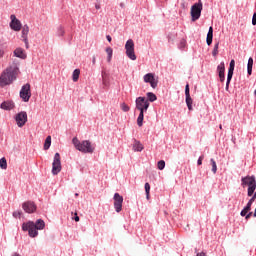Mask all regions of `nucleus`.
Wrapping results in <instances>:
<instances>
[{
    "label": "nucleus",
    "mask_w": 256,
    "mask_h": 256,
    "mask_svg": "<svg viewBox=\"0 0 256 256\" xmlns=\"http://www.w3.org/2000/svg\"><path fill=\"white\" fill-rule=\"evenodd\" d=\"M212 55H213V57H217V55H219V42H217L214 45V49L212 51Z\"/></svg>",
    "instance_id": "32"
},
{
    "label": "nucleus",
    "mask_w": 256,
    "mask_h": 256,
    "mask_svg": "<svg viewBox=\"0 0 256 256\" xmlns=\"http://www.w3.org/2000/svg\"><path fill=\"white\" fill-rule=\"evenodd\" d=\"M145 193H146V199H150V191H151V185L149 184V182L145 183Z\"/></svg>",
    "instance_id": "29"
},
{
    "label": "nucleus",
    "mask_w": 256,
    "mask_h": 256,
    "mask_svg": "<svg viewBox=\"0 0 256 256\" xmlns=\"http://www.w3.org/2000/svg\"><path fill=\"white\" fill-rule=\"evenodd\" d=\"M19 65L21 63L19 60L14 59L12 63L2 72L0 75V87H6V85H11L21 73L19 70Z\"/></svg>",
    "instance_id": "1"
},
{
    "label": "nucleus",
    "mask_w": 256,
    "mask_h": 256,
    "mask_svg": "<svg viewBox=\"0 0 256 256\" xmlns=\"http://www.w3.org/2000/svg\"><path fill=\"white\" fill-rule=\"evenodd\" d=\"M210 163H211V165H212V172L215 174V173H217V162H215V159H211L210 160Z\"/></svg>",
    "instance_id": "33"
},
{
    "label": "nucleus",
    "mask_w": 256,
    "mask_h": 256,
    "mask_svg": "<svg viewBox=\"0 0 256 256\" xmlns=\"http://www.w3.org/2000/svg\"><path fill=\"white\" fill-rule=\"evenodd\" d=\"M21 215H22V212H21V211H15V212H13V217H15V218H17V217L21 218Z\"/></svg>",
    "instance_id": "40"
},
{
    "label": "nucleus",
    "mask_w": 256,
    "mask_h": 256,
    "mask_svg": "<svg viewBox=\"0 0 256 256\" xmlns=\"http://www.w3.org/2000/svg\"><path fill=\"white\" fill-rule=\"evenodd\" d=\"M203 159H205V156H204V155H202V156H200V157L198 158V161H197L198 165H203Z\"/></svg>",
    "instance_id": "41"
},
{
    "label": "nucleus",
    "mask_w": 256,
    "mask_h": 256,
    "mask_svg": "<svg viewBox=\"0 0 256 256\" xmlns=\"http://www.w3.org/2000/svg\"><path fill=\"white\" fill-rule=\"evenodd\" d=\"M120 109H122L124 111V113H128V111L131 110V108L129 107V105H127L126 103H122L120 105Z\"/></svg>",
    "instance_id": "34"
},
{
    "label": "nucleus",
    "mask_w": 256,
    "mask_h": 256,
    "mask_svg": "<svg viewBox=\"0 0 256 256\" xmlns=\"http://www.w3.org/2000/svg\"><path fill=\"white\" fill-rule=\"evenodd\" d=\"M80 218L78 217L77 213H75V217H74V221H76L77 223H79Z\"/></svg>",
    "instance_id": "43"
},
{
    "label": "nucleus",
    "mask_w": 256,
    "mask_h": 256,
    "mask_svg": "<svg viewBox=\"0 0 256 256\" xmlns=\"http://www.w3.org/2000/svg\"><path fill=\"white\" fill-rule=\"evenodd\" d=\"M146 111L147 110H140V114H139V116L137 118V125H138V127H143V119L145 117V112Z\"/></svg>",
    "instance_id": "21"
},
{
    "label": "nucleus",
    "mask_w": 256,
    "mask_h": 256,
    "mask_svg": "<svg viewBox=\"0 0 256 256\" xmlns=\"http://www.w3.org/2000/svg\"><path fill=\"white\" fill-rule=\"evenodd\" d=\"M11 22H10V29H12V31H21V21L19 19H17V17L15 16V14H12L10 16Z\"/></svg>",
    "instance_id": "12"
},
{
    "label": "nucleus",
    "mask_w": 256,
    "mask_h": 256,
    "mask_svg": "<svg viewBox=\"0 0 256 256\" xmlns=\"http://www.w3.org/2000/svg\"><path fill=\"white\" fill-rule=\"evenodd\" d=\"M206 43L207 45H211V43H213V27H210L208 30Z\"/></svg>",
    "instance_id": "22"
},
{
    "label": "nucleus",
    "mask_w": 256,
    "mask_h": 256,
    "mask_svg": "<svg viewBox=\"0 0 256 256\" xmlns=\"http://www.w3.org/2000/svg\"><path fill=\"white\" fill-rule=\"evenodd\" d=\"M72 143L75 149L81 153H93V151H95V146H93L89 140H84L81 142L77 137H74L72 139Z\"/></svg>",
    "instance_id": "2"
},
{
    "label": "nucleus",
    "mask_w": 256,
    "mask_h": 256,
    "mask_svg": "<svg viewBox=\"0 0 256 256\" xmlns=\"http://www.w3.org/2000/svg\"><path fill=\"white\" fill-rule=\"evenodd\" d=\"M106 39H107V41H108L109 43H111L112 38H111V36H110V35H107V36H106Z\"/></svg>",
    "instance_id": "45"
},
{
    "label": "nucleus",
    "mask_w": 256,
    "mask_h": 256,
    "mask_svg": "<svg viewBox=\"0 0 256 256\" xmlns=\"http://www.w3.org/2000/svg\"><path fill=\"white\" fill-rule=\"evenodd\" d=\"M0 167L2 169H7V159H5V157L0 159Z\"/></svg>",
    "instance_id": "35"
},
{
    "label": "nucleus",
    "mask_w": 256,
    "mask_h": 256,
    "mask_svg": "<svg viewBox=\"0 0 256 256\" xmlns=\"http://www.w3.org/2000/svg\"><path fill=\"white\" fill-rule=\"evenodd\" d=\"M5 43L0 41V59H3V56L5 55Z\"/></svg>",
    "instance_id": "31"
},
{
    "label": "nucleus",
    "mask_w": 256,
    "mask_h": 256,
    "mask_svg": "<svg viewBox=\"0 0 256 256\" xmlns=\"http://www.w3.org/2000/svg\"><path fill=\"white\" fill-rule=\"evenodd\" d=\"M20 98L24 103H29V99H31V84L26 83L22 86L20 90Z\"/></svg>",
    "instance_id": "7"
},
{
    "label": "nucleus",
    "mask_w": 256,
    "mask_h": 256,
    "mask_svg": "<svg viewBox=\"0 0 256 256\" xmlns=\"http://www.w3.org/2000/svg\"><path fill=\"white\" fill-rule=\"evenodd\" d=\"M185 95H186V97H191V94L189 91V84H186V86H185Z\"/></svg>",
    "instance_id": "39"
},
{
    "label": "nucleus",
    "mask_w": 256,
    "mask_h": 256,
    "mask_svg": "<svg viewBox=\"0 0 256 256\" xmlns=\"http://www.w3.org/2000/svg\"><path fill=\"white\" fill-rule=\"evenodd\" d=\"M58 35L59 37H63V35H65V30L61 26L58 27Z\"/></svg>",
    "instance_id": "38"
},
{
    "label": "nucleus",
    "mask_w": 256,
    "mask_h": 256,
    "mask_svg": "<svg viewBox=\"0 0 256 256\" xmlns=\"http://www.w3.org/2000/svg\"><path fill=\"white\" fill-rule=\"evenodd\" d=\"M235 71V61L231 60L230 61V66L228 69V74H227V82H226V91H229V85L231 83V80L233 79V72Z\"/></svg>",
    "instance_id": "14"
},
{
    "label": "nucleus",
    "mask_w": 256,
    "mask_h": 256,
    "mask_svg": "<svg viewBox=\"0 0 256 256\" xmlns=\"http://www.w3.org/2000/svg\"><path fill=\"white\" fill-rule=\"evenodd\" d=\"M252 25H256V12L252 16Z\"/></svg>",
    "instance_id": "42"
},
{
    "label": "nucleus",
    "mask_w": 256,
    "mask_h": 256,
    "mask_svg": "<svg viewBox=\"0 0 256 256\" xmlns=\"http://www.w3.org/2000/svg\"><path fill=\"white\" fill-rule=\"evenodd\" d=\"M15 121L18 127H24L25 123H27V112H19L15 117Z\"/></svg>",
    "instance_id": "13"
},
{
    "label": "nucleus",
    "mask_w": 256,
    "mask_h": 256,
    "mask_svg": "<svg viewBox=\"0 0 256 256\" xmlns=\"http://www.w3.org/2000/svg\"><path fill=\"white\" fill-rule=\"evenodd\" d=\"M51 147V136H47L44 143V151H47Z\"/></svg>",
    "instance_id": "30"
},
{
    "label": "nucleus",
    "mask_w": 256,
    "mask_h": 256,
    "mask_svg": "<svg viewBox=\"0 0 256 256\" xmlns=\"http://www.w3.org/2000/svg\"><path fill=\"white\" fill-rule=\"evenodd\" d=\"M253 215V212H250V213H248L247 215H246V219L248 220V219H251V216Z\"/></svg>",
    "instance_id": "44"
},
{
    "label": "nucleus",
    "mask_w": 256,
    "mask_h": 256,
    "mask_svg": "<svg viewBox=\"0 0 256 256\" xmlns=\"http://www.w3.org/2000/svg\"><path fill=\"white\" fill-rule=\"evenodd\" d=\"M61 155L57 152L54 155L53 163H52V174L59 175L61 173Z\"/></svg>",
    "instance_id": "8"
},
{
    "label": "nucleus",
    "mask_w": 256,
    "mask_h": 256,
    "mask_svg": "<svg viewBox=\"0 0 256 256\" xmlns=\"http://www.w3.org/2000/svg\"><path fill=\"white\" fill-rule=\"evenodd\" d=\"M34 226L38 231H43V229H45V221L38 219L36 223H34Z\"/></svg>",
    "instance_id": "20"
},
{
    "label": "nucleus",
    "mask_w": 256,
    "mask_h": 256,
    "mask_svg": "<svg viewBox=\"0 0 256 256\" xmlns=\"http://www.w3.org/2000/svg\"><path fill=\"white\" fill-rule=\"evenodd\" d=\"M186 105L189 111H193V99L191 98V96H186Z\"/></svg>",
    "instance_id": "27"
},
{
    "label": "nucleus",
    "mask_w": 256,
    "mask_h": 256,
    "mask_svg": "<svg viewBox=\"0 0 256 256\" xmlns=\"http://www.w3.org/2000/svg\"><path fill=\"white\" fill-rule=\"evenodd\" d=\"M254 217H256V208H255V211H254Z\"/></svg>",
    "instance_id": "51"
},
{
    "label": "nucleus",
    "mask_w": 256,
    "mask_h": 256,
    "mask_svg": "<svg viewBox=\"0 0 256 256\" xmlns=\"http://www.w3.org/2000/svg\"><path fill=\"white\" fill-rule=\"evenodd\" d=\"M22 209L26 213H35V211H37V206L35 205L34 202L28 201L22 204Z\"/></svg>",
    "instance_id": "15"
},
{
    "label": "nucleus",
    "mask_w": 256,
    "mask_h": 256,
    "mask_svg": "<svg viewBox=\"0 0 256 256\" xmlns=\"http://www.w3.org/2000/svg\"><path fill=\"white\" fill-rule=\"evenodd\" d=\"M133 151L141 152L143 151V144L140 141L134 140Z\"/></svg>",
    "instance_id": "23"
},
{
    "label": "nucleus",
    "mask_w": 256,
    "mask_h": 256,
    "mask_svg": "<svg viewBox=\"0 0 256 256\" xmlns=\"http://www.w3.org/2000/svg\"><path fill=\"white\" fill-rule=\"evenodd\" d=\"M254 95H256V89H255V91H254Z\"/></svg>",
    "instance_id": "52"
},
{
    "label": "nucleus",
    "mask_w": 256,
    "mask_h": 256,
    "mask_svg": "<svg viewBox=\"0 0 256 256\" xmlns=\"http://www.w3.org/2000/svg\"><path fill=\"white\" fill-rule=\"evenodd\" d=\"M0 108L3 109L4 111H11V109H15V103L11 100L4 101L0 105Z\"/></svg>",
    "instance_id": "19"
},
{
    "label": "nucleus",
    "mask_w": 256,
    "mask_h": 256,
    "mask_svg": "<svg viewBox=\"0 0 256 256\" xmlns=\"http://www.w3.org/2000/svg\"><path fill=\"white\" fill-rule=\"evenodd\" d=\"M95 9H97V10L101 9V5L100 4H96L95 5Z\"/></svg>",
    "instance_id": "46"
},
{
    "label": "nucleus",
    "mask_w": 256,
    "mask_h": 256,
    "mask_svg": "<svg viewBox=\"0 0 256 256\" xmlns=\"http://www.w3.org/2000/svg\"><path fill=\"white\" fill-rule=\"evenodd\" d=\"M247 72L248 75H251L253 73V59L251 57L248 59Z\"/></svg>",
    "instance_id": "26"
},
{
    "label": "nucleus",
    "mask_w": 256,
    "mask_h": 256,
    "mask_svg": "<svg viewBox=\"0 0 256 256\" xmlns=\"http://www.w3.org/2000/svg\"><path fill=\"white\" fill-rule=\"evenodd\" d=\"M135 103H136V109L138 111H147L149 109L150 103H149V100H147V98L145 97L140 96L136 98Z\"/></svg>",
    "instance_id": "9"
},
{
    "label": "nucleus",
    "mask_w": 256,
    "mask_h": 256,
    "mask_svg": "<svg viewBox=\"0 0 256 256\" xmlns=\"http://www.w3.org/2000/svg\"><path fill=\"white\" fill-rule=\"evenodd\" d=\"M75 197H79V193H76V194H75Z\"/></svg>",
    "instance_id": "50"
},
{
    "label": "nucleus",
    "mask_w": 256,
    "mask_h": 256,
    "mask_svg": "<svg viewBox=\"0 0 256 256\" xmlns=\"http://www.w3.org/2000/svg\"><path fill=\"white\" fill-rule=\"evenodd\" d=\"M144 82L149 83L152 89H157V85L159 83V79L155 78V74L148 73L144 75Z\"/></svg>",
    "instance_id": "10"
},
{
    "label": "nucleus",
    "mask_w": 256,
    "mask_h": 256,
    "mask_svg": "<svg viewBox=\"0 0 256 256\" xmlns=\"http://www.w3.org/2000/svg\"><path fill=\"white\" fill-rule=\"evenodd\" d=\"M242 187H248V197L255 195L256 181L253 176H246L242 178Z\"/></svg>",
    "instance_id": "3"
},
{
    "label": "nucleus",
    "mask_w": 256,
    "mask_h": 256,
    "mask_svg": "<svg viewBox=\"0 0 256 256\" xmlns=\"http://www.w3.org/2000/svg\"><path fill=\"white\" fill-rule=\"evenodd\" d=\"M146 97H147V101H148V102L150 101V103H153L154 101H157V95H155V94L152 93V92H148V93L146 94Z\"/></svg>",
    "instance_id": "25"
},
{
    "label": "nucleus",
    "mask_w": 256,
    "mask_h": 256,
    "mask_svg": "<svg viewBox=\"0 0 256 256\" xmlns=\"http://www.w3.org/2000/svg\"><path fill=\"white\" fill-rule=\"evenodd\" d=\"M157 167L160 171H163L165 169V161L164 160H160L157 164Z\"/></svg>",
    "instance_id": "36"
},
{
    "label": "nucleus",
    "mask_w": 256,
    "mask_h": 256,
    "mask_svg": "<svg viewBox=\"0 0 256 256\" xmlns=\"http://www.w3.org/2000/svg\"><path fill=\"white\" fill-rule=\"evenodd\" d=\"M79 75H81V70L75 69L72 74V80L74 83H77L79 81Z\"/></svg>",
    "instance_id": "24"
},
{
    "label": "nucleus",
    "mask_w": 256,
    "mask_h": 256,
    "mask_svg": "<svg viewBox=\"0 0 256 256\" xmlns=\"http://www.w3.org/2000/svg\"><path fill=\"white\" fill-rule=\"evenodd\" d=\"M125 49L128 59H131V61H136L137 55H135V42H133V39L127 40Z\"/></svg>",
    "instance_id": "5"
},
{
    "label": "nucleus",
    "mask_w": 256,
    "mask_h": 256,
    "mask_svg": "<svg viewBox=\"0 0 256 256\" xmlns=\"http://www.w3.org/2000/svg\"><path fill=\"white\" fill-rule=\"evenodd\" d=\"M219 129H223V125L220 124V125H219Z\"/></svg>",
    "instance_id": "49"
},
{
    "label": "nucleus",
    "mask_w": 256,
    "mask_h": 256,
    "mask_svg": "<svg viewBox=\"0 0 256 256\" xmlns=\"http://www.w3.org/2000/svg\"><path fill=\"white\" fill-rule=\"evenodd\" d=\"M217 71H218V75L221 83H224L225 82V62H221L217 66Z\"/></svg>",
    "instance_id": "17"
},
{
    "label": "nucleus",
    "mask_w": 256,
    "mask_h": 256,
    "mask_svg": "<svg viewBox=\"0 0 256 256\" xmlns=\"http://www.w3.org/2000/svg\"><path fill=\"white\" fill-rule=\"evenodd\" d=\"M13 55H14V57H17L18 59H27V53L21 47L16 48L13 51Z\"/></svg>",
    "instance_id": "18"
},
{
    "label": "nucleus",
    "mask_w": 256,
    "mask_h": 256,
    "mask_svg": "<svg viewBox=\"0 0 256 256\" xmlns=\"http://www.w3.org/2000/svg\"><path fill=\"white\" fill-rule=\"evenodd\" d=\"M114 209L116 213H121L123 209V196H120L119 193L114 194Z\"/></svg>",
    "instance_id": "11"
},
{
    "label": "nucleus",
    "mask_w": 256,
    "mask_h": 256,
    "mask_svg": "<svg viewBox=\"0 0 256 256\" xmlns=\"http://www.w3.org/2000/svg\"><path fill=\"white\" fill-rule=\"evenodd\" d=\"M92 63H93V65H95V63H96V58L95 57H93Z\"/></svg>",
    "instance_id": "48"
},
{
    "label": "nucleus",
    "mask_w": 256,
    "mask_h": 256,
    "mask_svg": "<svg viewBox=\"0 0 256 256\" xmlns=\"http://www.w3.org/2000/svg\"><path fill=\"white\" fill-rule=\"evenodd\" d=\"M102 79H103V83H104V85H105V74H102Z\"/></svg>",
    "instance_id": "47"
},
{
    "label": "nucleus",
    "mask_w": 256,
    "mask_h": 256,
    "mask_svg": "<svg viewBox=\"0 0 256 256\" xmlns=\"http://www.w3.org/2000/svg\"><path fill=\"white\" fill-rule=\"evenodd\" d=\"M106 53L108 55L107 61L108 63H111V59L113 58V48L111 47L106 48Z\"/></svg>",
    "instance_id": "28"
},
{
    "label": "nucleus",
    "mask_w": 256,
    "mask_h": 256,
    "mask_svg": "<svg viewBox=\"0 0 256 256\" xmlns=\"http://www.w3.org/2000/svg\"><path fill=\"white\" fill-rule=\"evenodd\" d=\"M186 45H187V41L185 39H182L180 41L179 48L180 49H185Z\"/></svg>",
    "instance_id": "37"
},
{
    "label": "nucleus",
    "mask_w": 256,
    "mask_h": 256,
    "mask_svg": "<svg viewBox=\"0 0 256 256\" xmlns=\"http://www.w3.org/2000/svg\"><path fill=\"white\" fill-rule=\"evenodd\" d=\"M28 35H29V25L26 24L22 27V35H21L23 42L25 43L26 49H29Z\"/></svg>",
    "instance_id": "16"
},
{
    "label": "nucleus",
    "mask_w": 256,
    "mask_h": 256,
    "mask_svg": "<svg viewBox=\"0 0 256 256\" xmlns=\"http://www.w3.org/2000/svg\"><path fill=\"white\" fill-rule=\"evenodd\" d=\"M22 231H28L29 237L35 238L39 235L37 228H35V222L29 221L22 224Z\"/></svg>",
    "instance_id": "6"
},
{
    "label": "nucleus",
    "mask_w": 256,
    "mask_h": 256,
    "mask_svg": "<svg viewBox=\"0 0 256 256\" xmlns=\"http://www.w3.org/2000/svg\"><path fill=\"white\" fill-rule=\"evenodd\" d=\"M203 11V2L201 0L198 3L192 5L190 10V15L192 17V21H197L199 17H201V12Z\"/></svg>",
    "instance_id": "4"
}]
</instances>
